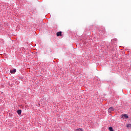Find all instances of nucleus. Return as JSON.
I'll use <instances>...</instances> for the list:
<instances>
[{
	"instance_id": "1",
	"label": "nucleus",
	"mask_w": 131,
	"mask_h": 131,
	"mask_svg": "<svg viewBox=\"0 0 131 131\" xmlns=\"http://www.w3.org/2000/svg\"><path fill=\"white\" fill-rule=\"evenodd\" d=\"M123 117H124V118H126V119H127V118H128V116H127V115L126 114H123L121 116V118H123Z\"/></svg>"
},
{
	"instance_id": "2",
	"label": "nucleus",
	"mask_w": 131,
	"mask_h": 131,
	"mask_svg": "<svg viewBox=\"0 0 131 131\" xmlns=\"http://www.w3.org/2000/svg\"><path fill=\"white\" fill-rule=\"evenodd\" d=\"M112 111H114V108H113V107H110L108 109V112L110 113H111V112Z\"/></svg>"
},
{
	"instance_id": "3",
	"label": "nucleus",
	"mask_w": 131,
	"mask_h": 131,
	"mask_svg": "<svg viewBox=\"0 0 131 131\" xmlns=\"http://www.w3.org/2000/svg\"><path fill=\"white\" fill-rule=\"evenodd\" d=\"M57 36H62V32H58L56 34Z\"/></svg>"
},
{
	"instance_id": "4",
	"label": "nucleus",
	"mask_w": 131,
	"mask_h": 131,
	"mask_svg": "<svg viewBox=\"0 0 131 131\" xmlns=\"http://www.w3.org/2000/svg\"><path fill=\"white\" fill-rule=\"evenodd\" d=\"M16 71H17V70L16 69H14L13 70H10V73H12V74H14V73H15V72H16Z\"/></svg>"
},
{
	"instance_id": "5",
	"label": "nucleus",
	"mask_w": 131,
	"mask_h": 131,
	"mask_svg": "<svg viewBox=\"0 0 131 131\" xmlns=\"http://www.w3.org/2000/svg\"><path fill=\"white\" fill-rule=\"evenodd\" d=\"M17 113L20 115V114H21V113H22V111L21 110H18V111H17Z\"/></svg>"
},
{
	"instance_id": "6",
	"label": "nucleus",
	"mask_w": 131,
	"mask_h": 131,
	"mask_svg": "<svg viewBox=\"0 0 131 131\" xmlns=\"http://www.w3.org/2000/svg\"><path fill=\"white\" fill-rule=\"evenodd\" d=\"M108 129L110 131H114L113 128H112V127H109Z\"/></svg>"
},
{
	"instance_id": "7",
	"label": "nucleus",
	"mask_w": 131,
	"mask_h": 131,
	"mask_svg": "<svg viewBox=\"0 0 131 131\" xmlns=\"http://www.w3.org/2000/svg\"><path fill=\"white\" fill-rule=\"evenodd\" d=\"M126 127H131V124H129L126 125Z\"/></svg>"
}]
</instances>
